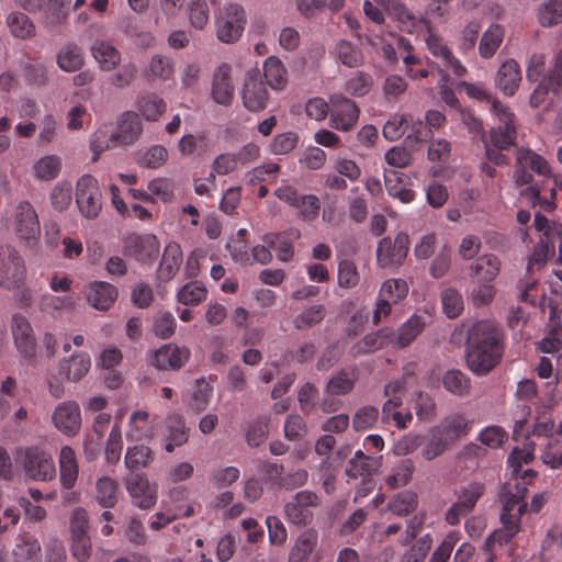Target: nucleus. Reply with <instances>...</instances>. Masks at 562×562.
I'll return each instance as SVG.
<instances>
[{
    "instance_id": "f257e3e1",
    "label": "nucleus",
    "mask_w": 562,
    "mask_h": 562,
    "mask_svg": "<svg viewBox=\"0 0 562 562\" xmlns=\"http://www.w3.org/2000/svg\"><path fill=\"white\" fill-rule=\"evenodd\" d=\"M504 331L493 321L474 323L468 331L467 366L476 375L488 374L504 356Z\"/></svg>"
},
{
    "instance_id": "f03ea898",
    "label": "nucleus",
    "mask_w": 562,
    "mask_h": 562,
    "mask_svg": "<svg viewBox=\"0 0 562 562\" xmlns=\"http://www.w3.org/2000/svg\"><path fill=\"white\" fill-rule=\"evenodd\" d=\"M536 472L532 470H526L524 476L525 481L527 477L532 479ZM527 482H517L513 487L510 483L504 487L502 495L503 512L501 514V521L503 527L494 530L485 540L483 550L488 554V561H492V552L495 546H503L508 543L520 530V518L526 513L528 504L525 501L528 488Z\"/></svg>"
},
{
    "instance_id": "7ed1b4c3",
    "label": "nucleus",
    "mask_w": 562,
    "mask_h": 562,
    "mask_svg": "<svg viewBox=\"0 0 562 562\" xmlns=\"http://www.w3.org/2000/svg\"><path fill=\"white\" fill-rule=\"evenodd\" d=\"M143 132V125L137 113L127 111L124 112L119 122L115 133H113L109 139L104 143L101 142V132H97L91 140L90 147L93 151V161H95L99 155L116 146H130L133 145L140 136Z\"/></svg>"
},
{
    "instance_id": "20e7f679",
    "label": "nucleus",
    "mask_w": 562,
    "mask_h": 562,
    "mask_svg": "<svg viewBox=\"0 0 562 562\" xmlns=\"http://www.w3.org/2000/svg\"><path fill=\"white\" fill-rule=\"evenodd\" d=\"M247 24V13L238 3H226L216 15V37L225 44L236 43Z\"/></svg>"
},
{
    "instance_id": "39448f33",
    "label": "nucleus",
    "mask_w": 562,
    "mask_h": 562,
    "mask_svg": "<svg viewBox=\"0 0 562 562\" xmlns=\"http://www.w3.org/2000/svg\"><path fill=\"white\" fill-rule=\"evenodd\" d=\"M21 465L27 480L50 482L56 477L52 454L38 446H30L22 451Z\"/></svg>"
},
{
    "instance_id": "423d86ee",
    "label": "nucleus",
    "mask_w": 562,
    "mask_h": 562,
    "mask_svg": "<svg viewBox=\"0 0 562 562\" xmlns=\"http://www.w3.org/2000/svg\"><path fill=\"white\" fill-rule=\"evenodd\" d=\"M485 493V485L481 482H470L460 486L456 491L457 501L446 512L445 519L447 524L456 526L461 518L467 517L473 512L477 501Z\"/></svg>"
},
{
    "instance_id": "0eeeda50",
    "label": "nucleus",
    "mask_w": 562,
    "mask_h": 562,
    "mask_svg": "<svg viewBox=\"0 0 562 562\" xmlns=\"http://www.w3.org/2000/svg\"><path fill=\"white\" fill-rule=\"evenodd\" d=\"M25 266L22 257L11 246L0 247V286L5 290L20 289L25 280Z\"/></svg>"
},
{
    "instance_id": "6e6552de",
    "label": "nucleus",
    "mask_w": 562,
    "mask_h": 562,
    "mask_svg": "<svg viewBox=\"0 0 562 562\" xmlns=\"http://www.w3.org/2000/svg\"><path fill=\"white\" fill-rule=\"evenodd\" d=\"M76 203L87 218H95L102 209V193L98 180L91 175L81 176L76 184Z\"/></svg>"
},
{
    "instance_id": "1a4fd4ad",
    "label": "nucleus",
    "mask_w": 562,
    "mask_h": 562,
    "mask_svg": "<svg viewBox=\"0 0 562 562\" xmlns=\"http://www.w3.org/2000/svg\"><path fill=\"white\" fill-rule=\"evenodd\" d=\"M531 172L547 177L551 175V168L549 162L533 150L528 148L518 149L515 166L517 186H531L533 180Z\"/></svg>"
},
{
    "instance_id": "9d476101",
    "label": "nucleus",
    "mask_w": 562,
    "mask_h": 562,
    "mask_svg": "<svg viewBox=\"0 0 562 562\" xmlns=\"http://www.w3.org/2000/svg\"><path fill=\"white\" fill-rule=\"evenodd\" d=\"M493 114L498 119L499 125L491 130L488 144L498 149H508L516 138L515 115L501 101H493Z\"/></svg>"
},
{
    "instance_id": "9b49d317",
    "label": "nucleus",
    "mask_w": 562,
    "mask_h": 562,
    "mask_svg": "<svg viewBox=\"0 0 562 562\" xmlns=\"http://www.w3.org/2000/svg\"><path fill=\"white\" fill-rule=\"evenodd\" d=\"M409 249V237L400 232L392 240L391 237L382 238L376 248V261L382 268H397L403 265Z\"/></svg>"
},
{
    "instance_id": "f8f14e48",
    "label": "nucleus",
    "mask_w": 562,
    "mask_h": 562,
    "mask_svg": "<svg viewBox=\"0 0 562 562\" xmlns=\"http://www.w3.org/2000/svg\"><path fill=\"white\" fill-rule=\"evenodd\" d=\"M360 109L355 101L342 94L330 97V127L340 132H350L359 121Z\"/></svg>"
},
{
    "instance_id": "ddd939ff",
    "label": "nucleus",
    "mask_w": 562,
    "mask_h": 562,
    "mask_svg": "<svg viewBox=\"0 0 562 562\" xmlns=\"http://www.w3.org/2000/svg\"><path fill=\"white\" fill-rule=\"evenodd\" d=\"M71 544L70 550L72 557L78 562H87L91 555L92 546L88 535V518L82 508L74 510L70 519Z\"/></svg>"
},
{
    "instance_id": "4468645a",
    "label": "nucleus",
    "mask_w": 562,
    "mask_h": 562,
    "mask_svg": "<svg viewBox=\"0 0 562 562\" xmlns=\"http://www.w3.org/2000/svg\"><path fill=\"white\" fill-rule=\"evenodd\" d=\"M319 497L315 492L304 490L297 492L291 501L284 505L288 520L297 526H306L313 519L312 507H318Z\"/></svg>"
},
{
    "instance_id": "2eb2a0df",
    "label": "nucleus",
    "mask_w": 562,
    "mask_h": 562,
    "mask_svg": "<svg viewBox=\"0 0 562 562\" xmlns=\"http://www.w3.org/2000/svg\"><path fill=\"white\" fill-rule=\"evenodd\" d=\"M241 100L244 106L250 112H259L267 108L269 92L260 78L259 71H248L245 78Z\"/></svg>"
},
{
    "instance_id": "dca6fc26",
    "label": "nucleus",
    "mask_w": 562,
    "mask_h": 562,
    "mask_svg": "<svg viewBox=\"0 0 562 562\" xmlns=\"http://www.w3.org/2000/svg\"><path fill=\"white\" fill-rule=\"evenodd\" d=\"M11 330L20 355L30 363L36 358V340L33 328L27 318L21 314H14Z\"/></svg>"
},
{
    "instance_id": "f3484780",
    "label": "nucleus",
    "mask_w": 562,
    "mask_h": 562,
    "mask_svg": "<svg viewBox=\"0 0 562 562\" xmlns=\"http://www.w3.org/2000/svg\"><path fill=\"white\" fill-rule=\"evenodd\" d=\"M123 254L143 263L150 262L159 254L158 239L153 234H132L124 240Z\"/></svg>"
},
{
    "instance_id": "a211bd4d",
    "label": "nucleus",
    "mask_w": 562,
    "mask_h": 562,
    "mask_svg": "<svg viewBox=\"0 0 562 562\" xmlns=\"http://www.w3.org/2000/svg\"><path fill=\"white\" fill-rule=\"evenodd\" d=\"M54 426L68 437L76 436L81 428L80 407L75 401L59 403L52 415Z\"/></svg>"
},
{
    "instance_id": "6ab92c4d",
    "label": "nucleus",
    "mask_w": 562,
    "mask_h": 562,
    "mask_svg": "<svg viewBox=\"0 0 562 562\" xmlns=\"http://www.w3.org/2000/svg\"><path fill=\"white\" fill-rule=\"evenodd\" d=\"M15 232L18 236L29 244L36 241L41 227L36 211L27 201H22L15 210Z\"/></svg>"
},
{
    "instance_id": "aec40b11",
    "label": "nucleus",
    "mask_w": 562,
    "mask_h": 562,
    "mask_svg": "<svg viewBox=\"0 0 562 562\" xmlns=\"http://www.w3.org/2000/svg\"><path fill=\"white\" fill-rule=\"evenodd\" d=\"M190 356L189 348L166 344L153 353L151 364L159 370L176 371L188 362Z\"/></svg>"
},
{
    "instance_id": "412c9836",
    "label": "nucleus",
    "mask_w": 562,
    "mask_h": 562,
    "mask_svg": "<svg viewBox=\"0 0 562 562\" xmlns=\"http://www.w3.org/2000/svg\"><path fill=\"white\" fill-rule=\"evenodd\" d=\"M126 490L133 505L140 509H149L157 502V490L140 474H133L126 479Z\"/></svg>"
},
{
    "instance_id": "4be33fe9",
    "label": "nucleus",
    "mask_w": 562,
    "mask_h": 562,
    "mask_svg": "<svg viewBox=\"0 0 562 562\" xmlns=\"http://www.w3.org/2000/svg\"><path fill=\"white\" fill-rule=\"evenodd\" d=\"M522 80L520 65L513 58L506 59L498 67L494 83L505 95L513 97Z\"/></svg>"
},
{
    "instance_id": "5701e85b",
    "label": "nucleus",
    "mask_w": 562,
    "mask_h": 562,
    "mask_svg": "<svg viewBox=\"0 0 562 562\" xmlns=\"http://www.w3.org/2000/svg\"><path fill=\"white\" fill-rule=\"evenodd\" d=\"M234 85L232 80V67L228 64L220 65L212 81V98L221 105H229L234 97Z\"/></svg>"
},
{
    "instance_id": "b1692460",
    "label": "nucleus",
    "mask_w": 562,
    "mask_h": 562,
    "mask_svg": "<svg viewBox=\"0 0 562 562\" xmlns=\"http://www.w3.org/2000/svg\"><path fill=\"white\" fill-rule=\"evenodd\" d=\"M426 44L429 52L437 58L442 60L446 68L452 70L457 77H463L467 74V68L461 61L454 57L451 49L445 44L443 40L437 34L428 31Z\"/></svg>"
},
{
    "instance_id": "393cba45",
    "label": "nucleus",
    "mask_w": 562,
    "mask_h": 562,
    "mask_svg": "<svg viewBox=\"0 0 562 562\" xmlns=\"http://www.w3.org/2000/svg\"><path fill=\"white\" fill-rule=\"evenodd\" d=\"M165 450L167 452H172L176 448L183 446L188 441L190 429L180 414L173 413L168 415L165 419Z\"/></svg>"
},
{
    "instance_id": "a878e982",
    "label": "nucleus",
    "mask_w": 562,
    "mask_h": 562,
    "mask_svg": "<svg viewBox=\"0 0 562 562\" xmlns=\"http://www.w3.org/2000/svg\"><path fill=\"white\" fill-rule=\"evenodd\" d=\"M59 482L63 488L72 490L79 475V464L75 450L69 446L60 448L59 457Z\"/></svg>"
},
{
    "instance_id": "bb28decb",
    "label": "nucleus",
    "mask_w": 562,
    "mask_h": 562,
    "mask_svg": "<svg viewBox=\"0 0 562 562\" xmlns=\"http://www.w3.org/2000/svg\"><path fill=\"white\" fill-rule=\"evenodd\" d=\"M91 359L86 352H75L59 362L58 374L70 382H79L90 370Z\"/></svg>"
},
{
    "instance_id": "cd10ccee",
    "label": "nucleus",
    "mask_w": 562,
    "mask_h": 562,
    "mask_svg": "<svg viewBox=\"0 0 562 562\" xmlns=\"http://www.w3.org/2000/svg\"><path fill=\"white\" fill-rule=\"evenodd\" d=\"M473 426V422L468 419L464 413L454 412L446 417L440 423L439 432L449 441L465 437Z\"/></svg>"
},
{
    "instance_id": "c85d7f7f",
    "label": "nucleus",
    "mask_w": 562,
    "mask_h": 562,
    "mask_svg": "<svg viewBox=\"0 0 562 562\" xmlns=\"http://www.w3.org/2000/svg\"><path fill=\"white\" fill-rule=\"evenodd\" d=\"M182 263V250L179 244L171 241L164 250L160 265L157 269V278L167 282L170 281L178 272Z\"/></svg>"
},
{
    "instance_id": "c756f323",
    "label": "nucleus",
    "mask_w": 562,
    "mask_h": 562,
    "mask_svg": "<svg viewBox=\"0 0 562 562\" xmlns=\"http://www.w3.org/2000/svg\"><path fill=\"white\" fill-rule=\"evenodd\" d=\"M374 1L380 4L389 15L398 22L400 29L404 32L412 33L413 30L417 27V24L422 23V21L417 20V18L406 8V5L401 0Z\"/></svg>"
},
{
    "instance_id": "7c9ffc66",
    "label": "nucleus",
    "mask_w": 562,
    "mask_h": 562,
    "mask_svg": "<svg viewBox=\"0 0 562 562\" xmlns=\"http://www.w3.org/2000/svg\"><path fill=\"white\" fill-rule=\"evenodd\" d=\"M117 289L102 281L93 282L87 290L88 302L97 310L106 311L115 302Z\"/></svg>"
},
{
    "instance_id": "2f4dec72",
    "label": "nucleus",
    "mask_w": 562,
    "mask_h": 562,
    "mask_svg": "<svg viewBox=\"0 0 562 562\" xmlns=\"http://www.w3.org/2000/svg\"><path fill=\"white\" fill-rule=\"evenodd\" d=\"M420 316L413 315L397 330H390L391 346L404 348L411 345L424 329Z\"/></svg>"
},
{
    "instance_id": "473e14b6",
    "label": "nucleus",
    "mask_w": 562,
    "mask_h": 562,
    "mask_svg": "<svg viewBox=\"0 0 562 562\" xmlns=\"http://www.w3.org/2000/svg\"><path fill=\"white\" fill-rule=\"evenodd\" d=\"M91 54L103 71L115 69L121 61V53L111 43L97 40L91 46Z\"/></svg>"
},
{
    "instance_id": "72a5a7b5",
    "label": "nucleus",
    "mask_w": 562,
    "mask_h": 562,
    "mask_svg": "<svg viewBox=\"0 0 562 562\" xmlns=\"http://www.w3.org/2000/svg\"><path fill=\"white\" fill-rule=\"evenodd\" d=\"M505 36V27L498 23H492L482 34L479 42V54L484 59L492 58L501 47Z\"/></svg>"
},
{
    "instance_id": "f704fd0d",
    "label": "nucleus",
    "mask_w": 562,
    "mask_h": 562,
    "mask_svg": "<svg viewBox=\"0 0 562 562\" xmlns=\"http://www.w3.org/2000/svg\"><path fill=\"white\" fill-rule=\"evenodd\" d=\"M471 276L479 282L491 283L499 273L501 260L495 255H484L471 266Z\"/></svg>"
},
{
    "instance_id": "c9c22d12",
    "label": "nucleus",
    "mask_w": 562,
    "mask_h": 562,
    "mask_svg": "<svg viewBox=\"0 0 562 562\" xmlns=\"http://www.w3.org/2000/svg\"><path fill=\"white\" fill-rule=\"evenodd\" d=\"M408 179L404 173L384 170L385 188L390 195L397 198L403 203H409L415 199V192L406 188L404 180Z\"/></svg>"
},
{
    "instance_id": "e433bc0d",
    "label": "nucleus",
    "mask_w": 562,
    "mask_h": 562,
    "mask_svg": "<svg viewBox=\"0 0 562 562\" xmlns=\"http://www.w3.org/2000/svg\"><path fill=\"white\" fill-rule=\"evenodd\" d=\"M443 389L459 397L468 396L471 392V379L461 370L450 369L442 375Z\"/></svg>"
},
{
    "instance_id": "4c0bfd02",
    "label": "nucleus",
    "mask_w": 562,
    "mask_h": 562,
    "mask_svg": "<svg viewBox=\"0 0 562 562\" xmlns=\"http://www.w3.org/2000/svg\"><path fill=\"white\" fill-rule=\"evenodd\" d=\"M333 53L342 65L349 68L360 67L364 61L361 48L347 40H339Z\"/></svg>"
},
{
    "instance_id": "58836bf2",
    "label": "nucleus",
    "mask_w": 562,
    "mask_h": 562,
    "mask_svg": "<svg viewBox=\"0 0 562 562\" xmlns=\"http://www.w3.org/2000/svg\"><path fill=\"white\" fill-rule=\"evenodd\" d=\"M7 25L12 36L29 40L35 36L36 29L33 21L20 11H13L7 16Z\"/></svg>"
},
{
    "instance_id": "ea45409f",
    "label": "nucleus",
    "mask_w": 562,
    "mask_h": 562,
    "mask_svg": "<svg viewBox=\"0 0 562 562\" xmlns=\"http://www.w3.org/2000/svg\"><path fill=\"white\" fill-rule=\"evenodd\" d=\"M376 465L378 462L375 458L369 457L361 450H358L348 462L346 474L350 479L362 477L364 480L375 471Z\"/></svg>"
},
{
    "instance_id": "a19ab883",
    "label": "nucleus",
    "mask_w": 562,
    "mask_h": 562,
    "mask_svg": "<svg viewBox=\"0 0 562 562\" xmlns=\"http://www.w3.org/2000/svg\"><path fill=\"white\" fill-rule=\"evenodd\" d=\"M168 158L166 147L153 145L149 148L139 149L134 154L135 162L143 168L157 169L165 165Z\"/></svg>"
},
{
    "instance_id": "79ce46f5",
    "label": "nucleus",
    "mask_w": 562,
    "mask_h": 562,
    "mask_svg": "<svg viewBox=\"0 0 562 562\" xmlns=\"http://www.w3.org/2000/svg\"><path fill=\"white\" fill-rule=\"evenodd\" d=\"M263 76L267 83L274 90H281L286 85V69L282 61L274 56H270L263 64Z\"/></svg>"
},
{
    "instance_id": "37998d69",
    "label": "nucleus",
    "mask_w": 562,
    "mask_h": 562,
    "mask_svg": "<svg viewBox=\"0 0 562 562\" xmlns=\"http://www.w3.org/2000/svg\"><path fill=\"white\" fill-rule=\"evenodd\" d=\"M119 485L109 476L100 477L95 483V501L101 507L112 508L117 503Z\"/></svg>"
},
{
    "instance_id": "c03bdc74",
    "label": "nucleus",
    "mask_w": 562,
    "mask_h": 562,
    "mask_svg": "<svg viewBox=\"0 0 562 562\" xmlns=\"http://www.w3.org/2000/svg\"><path fill=\"white\" fill-rule=\"evenodd\" d=\"M59 68L67 72H74L83 65V53L76 44L65 45L57 55Z\"/></svg>"
},
{
    "instance_id": "a18cd8bd",
    "label": "nucleus",
    "mask_w": 562,
    "mask_h": 562,
    "mask_svg": "<svg viewBox=\"0 0 562 562\" xmlns=\"http://www.w3.org/2000/svg\"><path fill=\"white\" fill-rule=\"evenodd\" d=\"M317 542L316 533L305 531L301 533L289 553V562H305L313 552Z\"/></svg>"
},
{
    "instance_id": "49530a36",
    "label": "nucleus",
    "mask_w": 562,
    "mask_h": 562,
    "mask_svg": "<svg viewBox=\"0 0 562 562\" xmlns=\"http://www.w3.org/2000/svg\"><path fill=\"white\" fill-rule=\"evenodd\" d=\"M61 170V159L57 155H46L33 165L34 177L49 181L58 177Z\"/></svg>"
},
{
    "instance_id": "de8ad7c7",
    "label": "nucleus",
    "mask_w": 562,
    "mask_h": 562,
    "mask_svg": "<svg viewBox=\"0 0 562 562\" xmlns=\"http://www.w3.org/2000/svg\"><path fill=\"white\" fill-rule=\"evenodd\" d=\"M71 0H48L44 10V24L55 26L66 21L70 12Z\"/></svg>"
},
{
    "instance_id": "09e8293b",
    "label": "nucleus",
    "mask_w": 562,
    "mask_h": 562,
    "mask_svg": "<svg viewBox=\"0 0 562 562\" xmlns=\"http://www.w3.org/2000/svg\"><path fill=\"white\" fill-rule=\"evenodd\" d=\"M391 346L390 329L382 328L375 333L366 335L357 345V352L370 353Z\"/></svg>"
},
{
    "instance_id": "8fccbe9b",
    "label": "nucleus",
    "mask_w": 562,
    "mask_h": 562,
    "mask_svg": "<svg viewBox=\"0 0 562 562\" xmlns=\"http://www.w3.org/2000/svg\"><path fill=\"white\" fill-rule=\"evenodd\" d=\"M137 109L147 121H157L166 111V102L156 94H147L138 99Z\"/></svg>"
},
{
    "instance_id": "3c124183",
    "label": "nucleus",
    "mask_w": 562,
    "mask_h": 562,
    "mask_svg": "<svg viewBox=\"0 0 562 562\" xmlns=\"http://www.w3.org/2000/svg\"><path fill=\"white\" fill-rule=\"evenodd\" d=\"M357 378L355 369L341 370L328 381L326 390L333 395L347 394L353 389Z\"/></svg>"
},
{
    "instance_id": "603ef678",
    "label": "nucleus",
    "mask_w": 562,
    "mask_h": 562,
    "mask_svg": "<svg viewBox=\"0 0 562 562\" xmlns=\"http://www.w3.org/2000/svg\"><path fill=\"white\" fill-rule=\"evenodd\" d=\"M414 471V461L412 459H403L393 468V473L386 477L385 482L390 488L405 486L411 482Z\"/></svg>"
},
{
    "instance_id": "864d4df0",
    "label": "nucleus",
    "mask_w": 562,
    "mask_h": 562,
    "mask_svg": "<svg viewBox=\"0 0 562 562\" xmlns=\"http://www.w3.org/2000/svg\"><path fill=\"white\" fill-rule=\"evenodd\" d=\"M207 296L205 285L200 281L186 283L177 293L178 301L183 305H198Z\"/></svg>"
},
{
    "instance_id": "5fc2aeb1",
    "label": "nucleus",
    "mask_w": 562,
    "mask_h": 562,
    "mask_svg": "<svg viewBox=\"0 0 562 562\" xmlns=\"http://www.w3.org/2000/svg\"><path fill=\"white\" fill-rule=\"evenodd\" d=\"M326 315L325 306L322 304L313 305L300 313L293 321L294 327L299 330H305L319 324Z\"/></svg>"
},
{
    "instance_id": "6e6d98bb",
    "label": "nucleus",
    "mask_w": 562,
    "mask_h": 562,
    "mask_svg": "<svg viewBox=\"0 0 562 562\" xmlns=\"http://www.w3.org/2000/svg\"><path fill=\"white\" fill-rule=\"evenodd\" d=\"M154 460L151 449L144 445L134 446L127 449L125 464L131 470H138L147 467Z\"/></svg>"
},
{
    "instance_id": "4d7b16f0",
    "label": "nucleus",
    "mask_w": 562,
    "mask_h": 562,
    "mask_svg": "<svg viewBox=\"0 0 562 562\" xmlns=\"http://www.w3.org/2000/svg\"><path fill=\"white\" fill-rule=\"evenodd\" d=\"M408 293V284L403 279H389L383 282L379 296L397 304Z\"/></svg>"
},
{
    "instance_id": "13d9d810",
    "label": "nucleus",
    "mask_w": 562,
    "mask_h": 562,
    "mask_svg": "<svg viewBox=\"0 0 562 562\" xmlns=\"http://www.w3.org/2000/svg\"><path fill=\"white\" fill-rule=\"evenodd\" d=\"M542 26H552L562 22V0H548L538 12Z\"/></svg>"
},
{
    "instance_id": "bf43d9fd",
    "label": "nucleus",
    "mask_w": 562,
    "mask_h": 562,
    "mask_svg": "<svg viewBox=\"0 0 562 562\" xmlns=\"http://www.w3.org/2000/svg\"><path fill=\"white\" fill-rule=\"evenodd\" d=\"M417 495L412 492H402L394 496L390 503V510L397 516H407L417 507Z\"/></svg>"
},
{
    "instance_id": "052dcab7",
    "label": "nucleus",
    "mask_w": 562,
    "mask_h": 562,
    "mask_svg": "<svg viewBox=\"0 0 562 562\" xmlns=\"http://www.w3.org/2000/svg\"><path fill=\"white\" fill-rule=\"evenodd\" d=\"M175 71V64L170 57L164 55H155L151 57L148 66V74L153 78L168 80Z\"/></svg>"
},
{
    "instance_id": "680f3d73",
    "label": "nucleus",
    "mask_w": 562,
    "mask_h": 562,
    "mask_svg": "<svg viewBox=\"0 0 562 562\" xmlns=\"http://www.w3.org/2000/svg\"><path fill=\"white\" fill-rule=\"evenodd\" d=\"M50 203L53 207L58 211L63 212L68 209L72 201V187L67 181L58 182L52 190L50 195Z\"/></svg>"
},
{
    "instance_id": "e2e57ef3",
    "label": "nucleus",
    "mask_w": 562,
    "mask_h": 562,
    "mask_svg": "<svg viewBox=\"0 0 562 562\" xmlns=\"http://www.w3.org/2000/svg\"><path fill=\"white\" fill-rule=\"evenodd\" d=\"M269 248L277 252L281 261H289L293 256L292 243L282 234H268L263 238Z\"/></svg>"
},
{
    "instance_id": "0e129e2a",
    "label": "nucleus",
    "mask_w": 562,
    "mask_h": 562,
    "mask_svg": "<svg viewBox=\"0 0 562 562\" xmlns=\"http://www.w3.org/2000/svg\"><path fill=\"white\" fill-rule=\"evenodd\" d=\"M441 303L445 314L449 318L458 317L463 311L462 295L456 289H446L441 292Z\"/></svg>"
},
{
    "instance_id": "69168bd1",
    "label": "nucleus",
    "mask_w": 562,
    "mask_h": 562,
    "mask_svg": "<svg viewBox=\"0 0 562 562\" xmlns=\"http://www.w3.org/2000/svg\"><path fill=\"white\" fill-rule=\"evenodd\" d=\"M542 81L547 83L551 92L559 95L562 91V49H560L553 59V65L548 74L543 76Z\"/></svg>"
},
{
    "instance_id": "338daca9",
    "label": "nucleus",
    "mask_w": 562,
    "mask_h": 562,
    "mask_svg": "<svg viewBox=\"0 0 562 562\" xmlns=\"http://www.w3.org/2000/svg\"><path fill=\"white\" fill-rule=\"evenodd\" d=\"M138 69L134 63H126L120 67V69L112 74L108 81L115 88H127L130 87L137 76Z\"/></svg>"
},
{
    "instance_id": "774afa93",
    "label": "nucleus",
    "mask_w": 562,
    "mask_h": 562,
    "mask_svg": "<svg viewBox=\"0 0 562 562\" xmlns=\"http://www.w3.org/2000/svg\"><path fill=\"white\" fill-rule=\"evenodd\" d=\"M150 195L157 196L161 202H171L175 196L173 181L168 178H156L148 182L147 186Z\"/></svg>"
}]
</instances>
